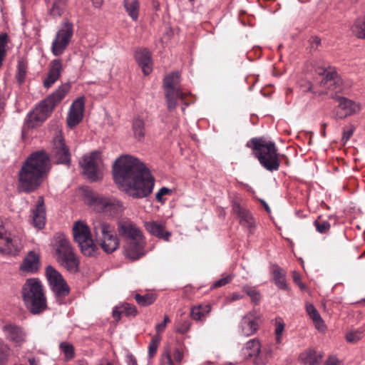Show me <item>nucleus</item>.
<instances>
[{"mask_svg":"<svg viewBox=\"0 0 365 365\" xmlns=\"http://www.w3.org/2000/svg\"><path fill=\"white\" fill-rule=\"evenodd\" d=\"M113 174L118 188L133 198L146 197L153 191L155 180L145 164L136 158L128 155L117 158Z\"/></svg>","mask_w":365,"mask_h":365,"instance_id":"1","label":"nucleus"},{"mask_svg":"<svg viewBox=\"0 0 365 365\" xmlns=\"http://www.w3.org/2000/svg\"><path fill=\"white\" fill-rule=\"evenodd\" d=\"M51 168L50 158L44 150L32 153L18 173V192L29 194L38 190L47 178Z\"/></svg>","mask_w":365,"mask_h":365,"instance_id":"2","label":"nucleus"},{"mask_svg":"<svg viewBox=\"0 0 365 365\" xmlns=\"http://www.w3.org/2000/svg\"><path fill=\"white\" fill-rule=\"evenodd\" d=\"M118 230L126 242L123 250L126 258L137 260L145 255V237L135 224L128 220L120 221L118 224Z\"/></svg>","mask_w":365,"mask_h":365,"instance_id":"3","label":"nucleus"},{"mask_svg":"<svg viewBox=\"0 0 365 365\" xmlns=\"http://www.w3.org/2000/svg\"><path fill=\"white\" fill-rule=\"evenodd\" d=\"M21 295L26 308L32 314H40L48 309L43 287L38 279H28L22 287Z\"/></svg>","mask_w":365,"mask_h":365,"instance_id":"4","label":"nucleus"},{"mask_svg":"<svg viewBox=\"0 0 365 365\" xmlns=\"http://www.w3.org/2000/svg\"><path fill=\"white\" fill-rule=\"evenodd\" d=\"M259 163L268 171L278 170L280 165L277 148L274 142L264 138H253L247 144Z\"/></svg>","mask_w":365,"mask_h":365,"instance_id":"5","label":"nucleus"},{"mask_svg":"<svg viewBox=\"0 0 365 365\" xmlns=\"http://www.w3.org/2000/svg\"><path fill=\"white\" fill-rule=\"evenodd\" d=\"M70 88L71 86L69 83H64L42 101L33 112L29 114L28 117L29 126L35 127L43 122L48 117L54 107L68 93Z\"/></svg>","mask_w":365,"mask_h":365,"instance_id":"6","label":"nucleus"},{"mask_svg":"<svg viewBox=\"0 0 365 365\" xmlns=\"http://www.w3.org/2000/svg\"><path fill=\"white\" fill-rule=\"evenodd\" d=\"M54 249L56 259L59 264L71 273L78 271L79 260L69 240L64 235L56 236Z\"/></svg>","mask_w":365,"mask_h":365,"instance_id":"7","label":"nucleus"},{"mask_svg":"<svg viewBox=\"0 0 365 365\" xmlns=\"http://www.w3.org/2000/svg\"><path fill=\"white\" fill-rule=\"evenodd\" d=\"M72 231L73 240L83 255L93 257L98 252V247L94 242L91 229L86 222L81 220L76 222Z\"/></svg>","mask_w":365,"mask_h":365,"instance_id":"8","label":"nucleus"},{"mask_svg":"<svg viewBox=\"0 0 365 365\" xmlns=\"http://www.w3.org/2000/svg\"><path fill=\"white\" fill-rule=\"evenodd\" d=\"M180 74L173 72L164 78V90L168 109L171 111L177 107V100H183L186 94L179 88Z\"/></svg>","mask_w":365,"mask_h":365,"instance_id":"9","label":"nucleus"},{"mask_svg":"<svg viewBox=\"0 0 365 365\" xmlns=\"http://www.w3.org/2000/svg\"><path fill=\"white\" fill-rule=\"evenodd\" d=\"M73 34V25L68 21L63 23L62 27L58 30L51 44V52L58 56L67 48Z\"/></svg>","mask_w":365,"mask_h":365,"instance_id":"10","label":"nucleus"},{"mask_svg":"<svg viewBox=\"0 0 365 365\" xmlns=\"http://www.w3.org/2000/svg\"><path fill=\"white\" fill-rule=\"evenodd\" d=\"M332 99L338 102V105L333 109L331 117L334 119H344L359 113L361 109L359 103L339 95L331 96Z\"/></svg>","mask_w":365,"mask_h":365,"instance_id":"11","label":"nucleus"},{"mask_svg":"<svg viewBox=\"0 0 365 365\" xmlns=\"http://www.w3.org/2000/svg\"><path fill=\"white\" fill-rule=\"evenodd\" d=\"M101 153L97 151L92 152L88 155H84L80 161L84 175L92 182L97 181L101 178Z\"/></svg>","mask_w":365,"mask_h":365,"instance_id":"12","label":"nucleus"},{"mask_svg":"<svg viewBox=\"0 0 365 365\" xmlns=\"http://www.w3.org/2000/svg\"><path fill=\"white\" fill-rule=\"evenodd\" d=\"M319 75L324 76L320 84L324 89L334 92L335 94L344 91V83L341 78L337 74L334 68H319L317 71Z\"/></svg>","mask_w":365,"mask_h":365,"instance_id":"13","label":"nucleus"},{"mask_svg":"<svg viewBox=\"0 0 365 365\" xmlns=\"http://www.w3.org/2000/svg\"><path fill=\"white\" fill-rule=\"evenodd\" d=\"M46 275L51 290L58 297H64L69 294V287L58 272L52 266H48L46 269Z\"/></svg>","mask_w":365,"mask_h":365,"instance_id":"14","label":"nucleus"},{"mask_svg":"<svg viewBox=\"0 0 365 365\" xmlns=\"http://www.w3.org/2000/svg\"><path fill=\"white\" fill-rule=\"evenodd\" d=\"M51 155L57 164L68 165L71 163V153L61 131H57L53 140Z\"/></svg>","mask_w":365,"mask_h":365,"instance_id":"15","label":"nucleus"},{"mask_svg":"<svg viewBox=\"0 0 365 365\" xmlns=\"http://www.w3.org/2000/svg\"><path fill=\"white\" fill-rule=\"evenodd\" d=\"M93 209L97 212H105L110 215H115L123 210L122 203L110 197H96L93 200Z\"/></svg>","mask_w":365,"mask_h":365,"instance_id":"16","label":"nucleus"},{"mask_svg":"<svg viewBox=\"0 0 365 365\" xmlns=\"http://www.w3.org/2000/svg\"><path fill=\"white\" fill-rule=\"evenodd\" d=\"M85 108V97L81 96L76 98L71 106L67 123L70 128L75 127L82 120Z\"/></svg>","mask_w":365,"mask_h":365,"instance_id":"17","label":"nucleus"},{"mask_svg":"<svg viewBox=\"0 0 365 365\" xmlns=\"http://www.w3.org/2000/svg\"><path fill=\"white\" fill-rule=\"evenodd\" d=\"M259 323L255 314L249 312L245 314L239 324V331L244 336H250L257 332Z\"/></svg>","mask_w":365,"mask_h":365,"instance_id":"18","label":"nucleus"},{"mask_svg":"<svg viewBox=\"0 0 365 365\" xmlns=\"http://www.w3.org/2000/svg\"><path fill=\"white\" fill-rule=\"evenodd\" d=\"M2 330L6 339L14 343L16 346H21L26 341V332L17 325L8 324L3 327Z\"/></svg>","mask_w":365,"mask_h":365,"instance_id":"19","label":"nucleus"},{"mask_svg":"<svg viewBox=\"0 0 365 365\" xmlns=\"http://www.w3.org/2000/svg\"><path fill=\"white\" fill-rule=\"evenodd\" d=\"M166 223L162 220H152L145 222L144 226L145 230L152 235L162 239L166 242L170 240L171 232L165 230Z\"/></svg>","mask_w":365,"mask_h":365,"instance_id":"20","label":"nucleus"},{"mask_svg":"<svg viewBox=\"0 0 365 365\" xmlns=\"http://www.w3.org/2000/svg\"><path fill=\"white\" fill-rule=\"evenodd\" d=\"M92 227L96 243L115 230L113 225L99 217L93 219Z\"/></svg>","mask_w":365,"mask_h":365,"instance_id":"21","label":"nucleus"},{"mask_svg":"<svg viewBox=\"0 0 365 365\" xmlns=\"http://www.w3.org/2000/svg\"><path fill=\"white\" fill-rule=\"evenodd\" d=\"M21 240L16 236H4L0 240V252L9 255H16L22 248Z\"/></svg>","mask_w":365,"mask_h":365,"instance_id":"22","label":"nucleus"},{"mask_svg":"<svg viewBox=\"0 0 365 365\" xmlns=\"http://www.w3.org/2000/svg\"><path fill=\"white\" fill-rule=\"evenodd\" d=\"M63 71V63L61 59H54L49 63L48 73L43 80V86L46 88L51 87L60 78Z\"/></svg>","mask_w":365,"mask_h":365,"instance_id":"23","label":"nucleus"},{"mask_svg":"<svg viewBox=\"0 0 365 365\" xmlns=\"http://www.w3.org/2000/svg\"><path fill=\"white\" fill-rule=\"evenodd\" d=\"M32 224L38 230H41L46 224V209L43 197H38L36 207L32 212Z\"/></svg>","mask_w":365,"mask_h":365,"instance_id":"24","label":"nucleus"},{"mask_svg":"<svg viewBox=\"0 0 365 365\" xmlns=\"http://www.w3.org/2000/svg\"><path fill=\"white\" fill-rule=\"evenodd\" d=\"M40 266V257L34 251H30L24 259L20 266V270L29 273H35Z\"/></svg>","mask_w":365,"mask_h":365,"instance_id":"25","label":"nucleus"},{"mask_svg":"<svg viewBox=\"0 0 365 365\" xmlns=\"http://www.w3.org/2000/svg\"><path fill=\"white\" fill-rule=\"evenodd\" d=\"M96 245H98L107 254H111L117 250L120 247V240L115 232V230L96 243Z\"/></svg>","mask_w":365,"mask_h":365,"instance_id":"26","label":"nucleus"},{"mask_svg":"<svg viewBox=\"0 0 365 365\" xmlns=\"http://www.w3.org/2000/svg\"><path fill=\"white\" fill-rule=\"evenodd\" d=\"M135 59L141 66L145 75H148L152 71L151 54L146 48H140L135 51Z\"/></svg>","mask_w":365,"mask_h":365,"instance_id":"27","label":"nucleus"},{"mask_svg":"<svg viewBox=\"0 0 365 365\" xmlns=\"http://www.w3.org/2000/svg\"><path fill=\"white\" fill-rule=\"evenodd\" d=\"M232 211L237 215L240 218V223L243 227L251 228L254 226L255 221L250 212L242 207L238 203H233Z\"/></svg>","mask_w":365,"mask_h":365,"instance_id":"28","label":"nucleus"},{"mask_svg":"<svg viewBox=\"0 0 365 365\" xmlns=\"http://www.w3.org/2000/svg\"><path fill=\"white\" fill-rule=\"evenodd\" d=\"M300 359L305 365H319L322 359V354L313 349H308L300 354Z\"/></svg>","mask_w":365,"mask_h":365,"instance_id":"29","label":"nucleus"},{"mask_svg":"<svg viewBox=\"0 0 365 365\" xmlns=\"http://www.w3.org/2000/svg\"><path fill=\"white\" fill-rule=\"evenodd\" d=\"M261 345L257 339L247 341L242 350L245 359L257 358L260 352Z\"/></svg>","mask_w":365,"mask_h":365,"instance_id":"30","label":"nucleus"},{"mask_svg":"<svg viewBox=\"0 0 365 365\" xmlns=\"http://www.w3.org/2000/svg\"><path fill=\"white\" fill-rule=\"evenodd\" d=\"M211 312V306L209 304H200L194 306L190 310V317L193 320L203 322Z\"/></svg>","mask_w":365,"mask_h":365,"instance_id":"31","label":"nucleus"},{"mask_svg":"<svg viewBox=\"0 0 365 365\" xmlns=\"http://www.w3.org/2000/svg\"><path fill=\"white\" fill-rule=\"evenodd\" d=\"M306 312L310 319L314 324L316 329H317L320 331H324L326 329L325 324L321 317L319 312L314 307L312 304L307 303L306 304Z\"/></svg>","mask_w":365,"mask_h":365,"instance_id":"32","label":"nucleus"},{"mask_svg":"<svg viewBox=\"0 0 365 365\" xmlns=\"http://www.w3.org/2000/svg\"><path fill=\"white\" fill-rule=\"evenodd\" d=\"M123 6L128 15L133 21H138L140 11L138 0H124Z\"/></svg>","mask_w":365,"mask_h":365,"instance_id":"33","label":"nucleus"},{"mask_svg":"<svg viewBox=\"0 0 365 365\" xmlns=\"http://www.w3.org/2000/svg\"><path fill=\"white\" fill-rule=\"evenodd\" d=\"M132 130L135 139L142 141L145 135V122L140 117L133 119L132 124Z\"/></svg>","mask_w":365,"mask_h":365,"instance_id":"34","label":"nucleus"},{"mask_svg":"<svg viewBox=\"0 0 365 365\" xmlns=\"http://www.w3.org/2000/svg\"><path fill=\"white\" fill-rule=\"evenodd\" d=\"M67 9V0H55L48 10L53 18L60 17Z\"/></svg>","mask_w":365,"mask_h":365,"instance_id":"35","label":"nucleus"},{"mask_svg":"<svg viewBox=\"0 0 365 365\" xmlns=\"http://www.w3.org/2000/svg\"><path fill=\"white\" fill-rule=\"evenodd\" d=\"M351 31L358 38L365 39V16L357 19L351 26Z\"/></svg>","mask_w":365,"mask_h":365,"instance_id":"36","label":"nucleus"},{"mask_svg":"<svg viewBox=\"0 0 365 365\" xmlns=\"http://www.w3.org/2000/svg\"><path fill=\"white\" fill-rule=\"evenodd\" d=\"M273 275L275 284L281 289H287L288 286L285 280V273L279 267H274Z\"/></svg>","mask_w":365,"mask_h":365,"instance_id":"37","label":"nucleus"},{"mask_svg":"<svg viewBox=\"0 0 365 365\" xmlns=\"http://www.w3.org/2000/svg\"><path fill=\"white\" fill-rule=\"evenodd\" d=\"M134 298L138 305L141 307H147L153 304L157 297L153 293H146L143 295L135 294Z\"/></svg>","mask_w":365,"mask_h":365,"instance_id":"38","label":"nucleus"},{"mask_svg":"<svg viewBox=\"0 0 365 365\" xmlns=\"http://www.w3.org/2000/svg\"><path fill=\"white\" fill-rule=\"evenodd\" d=\"M59 349L63 353L66 361H70L74 358L75 349L73 344L63 341L59 344Z\"/></svg>","mask_w":365,"mask_h":365,"instance_id":"39","label":"nucleus"},{"mask_svg":"<svg viewBox=\"0 0 365 365\" xmlns=\"http://www.w3.org/2000/svg\"><path fill=\"white\" fill-rule=\"evenodd\" d=\"M242 291L250 297L254 304H257L259 302L261 294L255 287L245 285L242 287Z\"/></svg>","mask_w":365,"mask_h":365,"instance_id":"40","label":"nucleus"},{"mask_svg":"<svg viewBox=\"0 0 365 365\" xmlns=\"http://www.w3.org/2000/svg\"><path fill=\"white\" fill-rule=\"evenodd\" d=\"M9 41L7 34L3 33L0 34V68L2 66L3 61L6 56V47Z\"/></svg>","mask_w":365,"mask_h":365,"instance_id":"41","label":"nucleus"},{"mask_svg":"<svg viewBox=\"0 0 365 365\" xmlns=\"http://www.w3.org/2000/svg\"><path fill=\"white\" fill-rule=\"evenodd\" d=\"M314 225L316 227V230L319 233H326L327 232L330 227V223L327 220H322L321 217H319L314 222Z\"/></svg>","mask_w":365,"mask_h":365,"instance_id":"42","label":"nucleus"},{"mask_svg":"<svg viewBox=\"0 0 365 365\" xmlns=\"http://www.w3.org/2000/svg\"><path fill=\"white\" fill-rule=\"evenodd\" d=\"M285 324L282 318H277L275 319V330L274 334L276 336L277 343L279 344L282 340V334L284 331Z\"/></svg>","mask_w":365,"mask_h":365,"instance_id":"43","label":"nucleus"},{"mask_svg":"<svg viewBox=\"0 0 365 365\" xmlns=\"http://www.w3.org/2000/svg\"><path fill=\"white\" fill-rule=\"evenodd\" d=\"M26 73V65L23 61H19L17 65L16 78L19 83L24 82Z\"/></svg>","mask_w":365,"mask_h":365,"instance_id":"44","label":"nucleus"},{"mask_svg":"<svg viewBox=\"0 0 365 365\" xmlns=\"http://www.w3.org/2000/svg\"><path fill=\"white\" fill-rule=\"evenodd\" d=\"M160 341V337L159 335H156L152 339V340L149 344V346H148V353H149V356L150 358L153 357V355L155 354L157 349L158 347Z\"/></svg>","mask_w":365,"mask_h":365,"instance_id":"45","label":"nucleus"},{"mask_svg":"<svg viewBox=\"0 0 365 365\" xmlns=\"http://www.w3.org/2000/svg\"><path fill=\"white\" fill-rule=\"evenodd\" d=\"M363 336V334L361 331L354 330L347 333L346 339L347 341L351 343H355L360 340Z\"/></svg>","mask_w":365,"mask_h":365,"instance_id":"46","label":"nucleus"},{"mask_svg":"<svg viewBox=\"0 0 365 365\" xmlns=\"http://www.w3.org/2000/svg\"><path fill=\"white\" fill-rule=\"evenodd\" d=\"M355 129V126L351 124L344 128L341 138V140L344 142V143H346L350 139V138L353 135Z\"/></svg>","mask_w":365,"mask_h":365,"instance_id":"47","label":"nucleus"},{"mask_svg":"<svg viewBox=\"0 0 365 365\" xmlns=\"http://www.w3.org/2000/svg\"><path fill=\"white\" fill-rule=\"evenodd\" d=\"M122 312L126 316H136L138 314L137 309L135 305L130 304H124L121 307Z\"/></svg>","mask_w":365,"mask_h":365,"instance_id":"48","label":"nucleus"},{"mask_svg":"<svg viewBox=\"0 0 365 365\" xmlns=\"http://www.w3.org/2000/svg\"><path fill=\"white\" fill-rule=\"evenodd\" d=\"M161 365H175L171 357V353L168 349H165L161 356Z\"/></svg>","mask_w":365,"mask_h":365,"instance_id":"49","label":"nucleus"},{"mask_svg":"<svg viewBox=\"0 0 365 365\" xmlns=\"http://www.w3.org/2000/svg\"><path fill=\"white\" fill-rule=\"evenodd\" d=\"M190 327V323L187 320L178 322L176 327V332L180 334H185L187 332Z\"/></svg>","mask_w":365,"mask_h":365,"instance_id":"50","label":"nucleus"},{"mask_svg":"<svg viewBox=\"0 0 365 365\" xmlns=\"http://www.w3.org/2000/svg\"><path fill=\"white\" fill-rule=\"evenodd\" d=\"M233 278H234V275L233 274H227V275L222 277L221 279L217 280L214 283L212 287L214 288H217V287H220L225 286V285L229 284L230 282H231V281L233 279Z\"/></svg>","mask_w":365,"mask_h":365,"instance_id":"51","label":"nucleus"},{"mask_svg":"<svg viewBox=\"0 0 365 365\" xmlns=\"http://www.w3.org/2000/svg\"><path fill=\"white\" fill-rule=\"evenodd\" d=\"M292 278L294 282L301 289H305V285L301 281V275L296 271L292 272Z\"/></svg>","mask_w":365,"mask_h":365,"instance_id":"52","label":"nucleus"},{"mask_svg":"<svg viewBox=\"0 0 365 365\" xmlns=\"http://www.w3.org/2000/svg\"><path fill=\"white\" fill-rule=\"evenodd\" d=\"M168 322H170L169 317L168 316H165L163 322L160 324H158L155 326L157 333L158 334L163 332L165 330V327Z\"/></svg>","mask_w":365,"mask_h":365,"instance_id":"53","label":"nucleus"},{"mask_svg":"<svg viewBox=\"0 0 365 365\" xmlns=\"http://www.w3.org/2000/svg\"><path fill=\"white\" fill-rule=\"evenodd\" d=\"M6 360V346L0 344V365H5Z\"/></svg>","mask_w":365,"mask_h":365,"instance_id":"54","label":"nucleus"},{"mask_svg":"<svg viewBox=\"0 0 365 365\" xmlns=\"http://www.w3.org/2000/svg\"><path fill=\"white\" fill-rule=\"evenodd\" d=\"M170 190L167 187H161L159 191L156 193L155 197L158 202H162V197L165 195L168 194Z\"/></svg>","mask_w":365,"mask_h":365,"instance_id":"55","label":"nucleus"},{"mask_svg":"<svg viewBox=\"0 0 365 365\" xmlns=\"http://www.w3.org/2000/svg\"><path fill=\"white\" fill-rule=\"evenodd\" d=\"M174 362L176 364H180L183 359V353L178 349H176L173 353Z\"/></svg>","mask_w":365,"mask_h":365,"instance_id":"56","label":"nucleus"},{"mask_svg":"<svg viewBox=\"0 0 365 365\" xmlns=\"http://www.w3.org/2000/svg\"><path fill=\"white\" fill-rule=\"evenodd\" d=\"M122 310L121 311H119L118 310V307H115L113 310V317L117 320L118 321L120 318V314H122Z\"/></svg>","mask_w":365,"mask_h":365,"instance_id":"57","label":"nucleus"},{"mask_svg":"<svg viewBox=\"0 0 365 365\" xmlns=\"http://www.w3.org/2000/svg\"><path fill=\"white\" fill-rule=\"evenodd\" d=\"M338 360L334 357L329 358L324 365H337Z\"/></svg>","mask_w":365,"mask_h":365,"instance_id":"58","label":"nucleus"},{"mask_svg":"<svg viewBox=\"0 0 365 365\" xmlns=\"http://www.w3.org/2000/svg\"><path fill=\"white\" fill-rule=\"evenodd\" d=\"M243 297H244V296L242 294H240L239 293H233L231 295L230 300L232 302H234V301H237V300L241 299Z\"/></svg>","mask_w":365,"mask_h":365,"instance_id":"59","label":"nucleus"},{"mask_svg":"<svg viewBox=\"0 0 365 365\" xmlns=\"http://www.w3.org/2000/svg\"><path fill=\"white\" fill-rule=\"evenodd\" d=\"M6 234V230L4 226V223L1 220H0V240L2 239Z\"/></svg>","mask_w":365,"mask_h":365,"instance_id":"60","label":"nucleus"},{"mask_svg":"<svg viewBox=\"0 0 365 365\" xmlns=\"http://www.w3.org/2000/svg\"><path fill=\"white\" fill-rule=\"evenodd\" d=\"M128 365H138L135 359L133 356H129L127 360Z\"/></svg>","mask_w":365,"mask_h":365,"instance_id":"61","label":"nucleus"},{"mask_svg":"<svg viewBox=\"0 0 365 365\" xmlns=\"http://www.w3.org/2000/svg\"><path fill=\"white\" fill-rule=\"evenodd\" d=\"M321 40L318 37H314L312 39V46H314V44L317 46L319 44H320Z\"/></svg>","mask_w":365,"mask_h":365,"instance_id":"62","label":"nucleus"},{"mask_svg":"<svg viewBox=\"0 0 365 365\" xmlns=\"http://www.w3.org/2000/svg\"><path fill=\"white\" fill-rule=\"evenodd\" d=\"M91 1L96 7H99L103 3V0H91Z\"/></svg>","mask_w":365,"mask_h":365,"instance_id":"63","label":"nucleus"},{"mask_svg":"<svg viewBox=\"0 0 365 365\" xmlns=\"http://www.w3.org/2000/svg\"><path fill=\"white\" fill-rule=\"evenodd\" d=\"M29 362L30 365H38V361L35 358H30Z\"/></svg>","mask_w":365,"mask_h":365,"instance_id":"64","label":"nucleus"}]
</instances>
